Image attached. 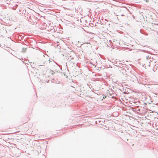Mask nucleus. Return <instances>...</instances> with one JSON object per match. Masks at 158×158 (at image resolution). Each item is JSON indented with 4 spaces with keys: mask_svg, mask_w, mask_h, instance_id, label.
Instances as JSON below:
<instances>
[{
    "mask_svg": "<svg viewBox=\"0 0 158 158\" xmlns=\"http://www.w3.org/2000/svg\"><path fill=\"white\" fill-rule=\"evenodd\" d=\"M106 96H104L103 97V99H104V98H106Z\"/></svg>",
    "mask_w": 158,
    "mask_h": 158,
    "instance_id": "1",
    "label": "nucleus"
}]
</instances>
